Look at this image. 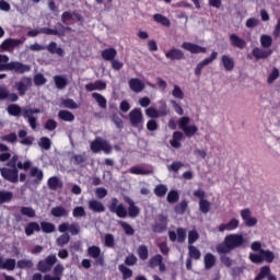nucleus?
<instances>
[{
    "mask_svg": "<svg viewBox=\"0 0 280 280\" xmlns=\"http://www.w3.org/2000/svg\"><path fill=\"white\" fill-rule=\"evenodd\" d=\"M153 20L155 21V23H160L164 27H170V25H172V22H170V19H167V16L161 13L154 14Z\"/></svg>",
    "mask_w": 280,
    "mask_h": 280,
    "instance_id": "de8ad7c7",
    "label": "nucleus"
},
{
    "mask_svg": "<svg viewBox=\"0 0 280 280\" xmlns=\"http://www.w3.org/2000/svg\"><path fill=\"white\" fill-rule=\"evenodd\" d=\"M7 113L11 117H21L23 108L19 104H10L7 107Z\"/></svg>",
    "mask_w": 280,
    "mask_h": 280,
    "instance_id": "4c0bfd02",
    "label": "nucleus"
},
{
    "mask_svg": "<svg viewBox=\"0 0 280 280\" xmlns=\"http://www.w3.org/2000/svg\"><path fill=\"white\" fill-rule=\"evenodd\" d=\"M30 176L32 178H35L33 180V185H40V183H43L44 174H43V171L39 170L38 167L36 166L32 167L30 172Z\"/></svg>",
    "mask_w": 280,
    "mask_h": 280,
    "instance_id": "f704fd0d",
    "label": "nucleus"
},
{
    "mask_svg": "<svg viewBox=\"0 0 280 280\" xmlns=\"http://www.w3.org/2000/svg\"><path fill=\"white\" fill-rule=\"evenodd\" d=\"M47 185L49 187V189H51V191H56L57 189H62L63 184L60 180V178L52 176L50 178H48Z\"/></svg>",
    "mask_w": 280,
    "mask_h": 280,
    "instance_id": "58836bf2",
    "label": "nucleus"
},
{
    "mask_svg": "<svg viewBox=\"0 0 280 280\" xmlns=\"http://www.w3.org/2000/svg\"><path fill=\"white\" fill-rule=\"evenodd\" d=\"M192 196L199 199V211L201 213H209L211 211V202L207 199V194L202 189L194 190Z\"/></svg>",
    "mask_w": 280,
    "mask_h": 280,
    "instance_id": "1a4fd4ad",
    "label": "nucleus"
},
{
    "mask_svg": "<svg viewBox=\"0 0 280 280\" xmlns=\"http://www.w3.org/2000/svg\"><path fill=\"white\" fill-rule=\"evenodd\" d=\"M248 240L242 234H229L223 242L217 245V253L219 255H229L235 248H247Z\"/></svg>",
    "mask_w": 280,
    "mask_h": 280,
    "instance_id": "7ed1b4c3",
    "label": "nucleus"
},
{
    "mask_svg": "<svg viewBox=\"0 0 280 280\" xmlns=\"http://www.w3.org/2000/svg\"><path fill=\"white\" fill-rule=\"evenodd\" d=\"M9 71L18 73L19 75H24V73H30V71H32V66L21 61H11L9 62Z\"/></svg>",
    "mask_w": 280,
    "mask_h": 280,
    "instance_id": "f8f14e48",
    "label": "nucleus"
},
{
    "mask_svg": "<svg viewBox=\"0 0 280 280\" xmlns=\"http://www.w3.org/2000/svg\"><path fill=\"white\" fill-rule=\"evenodd\" d=\"M18 137H19V139H21L20 143L22 145H32V143H34L32 138L27 137V131L25 129H21L18 132Z\"/></svg>",
    "mask_w": 280,
    "mask_h": 280,
    "instance_id": "37998d69",
    "label": "nucleus"
},
{
    "mask_svg": "<svg viewBox=\"0 0 280 280\" xmlns=\"http://www.w3.org/2000/svg\"><path fill=\"white\" fill-rule=\"evenodd\" d=\"M125 202L128 203V209L124 203L119 202V199L117 197H114L110 199V201L107 203V209L109 213H115L117 218L126 219V218H137L141 213V209L137 207L135 203V200H132L130 197L126 196L124 198Z\"/></svg>",
    "mask_w": 280,
    "mask_h": 280,
    "instance_id": "f257e3e1",
    "label": "nucleus"
},
{
    "mask_svg": "<svg viewBox=\"0 0 280 280\" xmlns=\"http://www.w3.org/2000/svg\"><path fill=\"white\" fill-rule=\"evenodd\" d=\"M252 55L254 56V58H256V60H266V58H270V56H272V49H262L259 47H255L252 50Z\"/></svg>",
    "mask_w": 280,
    "mask_h": 280,
    "instance_id": "412c9836",
    "label": "nucleus"
},
{
    "mask_svg": "<svg viewBox=\"0 0 280 280\" xmlns=\"http://www.w3.org/2000/svg\"><path fill=\"white\" fill-rule=\"evenodd\" d=\"M188 207H189V201H187V199H184L175 206L174 211L175 213H177V215H183L185 214V211H187Z\"/></svg>",
    "mask_w": 280,
    "mask_h": 280,
    "instance_id": "49530a36",
    "label": "nucleus"
},
{
    "mask_svg": "<svg viewBox=\"0 0 280 280\" xmlns=\"http://www.w3.org/2000/svg\"><path fill=\"white\" fill-rule=\"evenodd\" d=\"M88 205L90 211H93V213H104V211H106V207L104 206V203H102L97 199L90 200Z\"/></svg>",
    "mask_w": 280,
    "mask_h": 280,
    "instance_id": "c85d7f7f",
    "label": "nucleus"
},
{
    "mask_svg": "<svg viewBox=\"0 0 280 280\" xmlns=\"http://www.w3.org/2000/svg\"><path fill=\"white\" fill-rule=\"evenodd\" d=\"M118 224L119 226H121L122 231L125 232V235H135V228H132V225L126 223L125 221H119Z\"/></svg>",
    "mask_w": 280,
    "mask_h": 280,
    "instance_id": "13d9d810",
    "label": "nucleus"
},
{
    "mask_svg": "<svg viewBox=\"0 0 280 280\" xmlns=\"http://www.w3.org/2000/svg\"><path fill=\"white\" fill-rule=\"evenodd\" d=\"M240 228V220L236 218L231 219L228 223L219 225V232L224 233V231H235Z\"/></svg>",
    "mask_w": 280,
    "mask_h": 280,
    "instance_id": "a878e982",
    "label": "nucleus"
},
{
    "mask_svg": "<svg viewBox=\"0 0 280 280\" xmlns=\"http://www.w3.org/2000/svg\"><path fill=\"white\" fill-rule=\"evenodd\" d=\"M188 257H189V259H195L196 261H198V259H200V257H202V253H200V249H198V247H196L194 245H189L188 246Z\"/></svg>",
    "mask_w": 280,
    "mask_h": 280,
    "instance_id": "a18cd8bd",
    "label": "nucleus"
},
{
    "mask_svg": "<svg viewBox=\"0 0 280 280\" xmlns=\"http://www.w3.org/2000/svg\"><path fill=\"white\" fill-rule=\"evenodd\" d=\"M91 150L95 154H97V152H100L101 150L105 154H110V152H113V147L110 145V143H108V141L102 140V138H96L94 141L91 142Z\"/></svg>",
    "mask_w": 280,
    "mask_h": 280,
    "instance_id": "9d476101",
    "label": "nucleus"
},
{
    "mask_svg": "<svg viewBox=\"0 0 280 280\" xmlns=\"http://www.w3.org/2000/svg\"><path fill=\"white\" fill-rule=\"evenodd\" d=\"M260 45L264 49H269V47H272V36L266 34L261 35Z\"/></svg>",
    "mask_w": 280,
    "mask_h": 280,
    "instance_id": "6e6d98bb",
    "label": "nucleus"
},
{
    "mask_svg": "<svg viewBox=\"0 0 280 280\" xmlns=\"http://www.w3.org/2000/svg\"><path fill=\"white\" fill-rule=\"evenodd\" d=\"M38 145L42 150H51V139L42 137L38 141Z\"/></svg>",
    "mask_w": 280,
    "mask_h": 280,
    "instance_id": "680f3d73",
    "label": "nucleus"
},
{
    "mask_svg": "<svg viewBox=\"0 0 280 280\" xmlns=\"http://www.w3.org/2000/svg\"><path fill=\"white\" fill-rule=\"evenodd\" d=\"M182 47L186 51H190V54H207V48L199 46L198 44L184 42Z\"/></svg>",
    "mask_w": 280,
    "mask_h": 280,
    "instance_id": "aec40b11",
    "label": "nucleus"
},
{
    "mask_svg": "<svg viewBox=\"0 0 280 280\" xmlns=\"http://www.w3.org/2000/svg\"><path fill=\"white\" fill-rule=\"evenodd\" d=\"M154 194L158 196V198H163L167 194V186L163 184H159L154 188Z\"/></svg>",
    "mask_w": 280,
    "mask_h": 280,
    "instance_id": "052dcab7",
    "label": "nucleus"
},
{
    "mask_svg": "<svg viewBox=\"0 0 280 280\" xmlns=\"http://www.w3.org/2000/svg\"><path fill=\"white\" fill-rule=\"evenodd\" d=\"M163 261V256L161 254H156L149 259V267L156 268Z\"/></svg>",
    "mask_w": 280,
    "mask_h": 280,
    "instance_id": "4d7b16f0",
    "label": "nucleus"
},
{
    "mask_svg": "<svg viewBox=\"0 0 280 280\" xmlns=\"http://www.w3.org/2000/svg\"><path fill=\"white\" fill-rule=\"evenodd\" d=\"M129 172L130 174H136L137 176H148V174H150V171L139 166L131 167Z\"/></svg>",
    "mask_w": 280,
    "mask_h": 280,
    "instance_id": "69168bd1",
    "label": "nucleus"
},
{
    "mask_svg": "<svg viewBox=\"0 0 280 280\" xmlns=\"http://www.w3.org/2000/svg\"><path fill=\"white\" fill-rule=\"evenodd\" d=\"M24 43L23 39L7 38L0 44V49H2V51H13Z\"/></svg>",
    "mask_w": 280,
    "mask_h": 280,
    "instance_id": "2eb2a0df",
    "label": "nucleus"
},
{
    "mask_svg": "<svg viewBox=\"0 0 280 280\" xmlns=\"http://www.w3.org/2000/svg\"><path fill=\"white\" fill-rule=\"evenodd\" d=\"M58 231L59 233H67V231H69L70 235H80V223H69V222H63L61 224H59L58 226Z\"/></svg>",
    "mask_w": 280,
    "mask_h": 280,
    "instance_id": "dca6fc26",
    "label": "nucleus"
},
{
    "mask_svg": "<svg viewBox=\"0 0 280 280\" xmlns=\"http://www.w3.org/2000/svg\"><path fill=\"white\" fill-rule=\"evenodd\" d=\"M250 215V209L248 208L241 211V218L245 222V226H255L257 224V218H252Z\"/></svg>",
    "mask_w": 280,
    "mask_h": 280,
    "instance_id": "bb28decb",
    "label": "nucleus"
},
{
    "mask_svg": "<svg viewBox=\"0 0 280 280\" xmlns=\"http://www.w3.org/2000/svg\"><path fill=\"white\" fill-rule=\"evenodd\" d=\"M73 16L75 19V21L82 22L83 18L82 14H80L78 11H65L61 14V22L63 23V25H67L69 23V21H73Z\"/></svg>",
    "mask_w": 280,
    "mask_h": 280,
    "instance_id": "4be33fe9",
    "label": "nucleus"
},
{
    "mask_svg": "<svg viewBox=\"0 0 280 280\" xmlns=\"http://www.w3.org/2000/svg\"><path fill=\"white\" fill-rule=\"evenodd\" d=\"M166 200H167V202H170V205H174V203L178 202V200H180V196L178 195V191L171 190L167 194Z\"/></svg>",
    "mask_w": 280,
    "mask_h": 280,
    "instance_id": "e2e57ef3",
    "label": "nucleus"
},
{
    "mask_svg": "<svg viewBox=\"0 0 280 280\" xmlns=\"http://www.w3.org/2000/svg\"><path fill=\"white\" fill-rule=\"evenodd\" d=\"M32 78L31 77H22L18 82L14 83V89L18 91L20 97H24V95L32 89Z\"/></svg>",
    "mask_w": 280,
    "mask_h": 280,
    "instance_id": "6e6552de",
    "label": "nucleus"
},
{
    "mask_svg": "<svg viewBox=\"0 0 280 280\" xmlns=\"http://www.w3.org/2000/svg\"><path fill=\"white\" fill-rule=\"evenodd\" d=\"M67 32H71V27L65 26L62 23H57V30L49 28V27H42L39 30H31L27 32V36L31 38H36L38 34H46L47 36H59L62 38L67 34Z\"/></svg>",
    "mask_w": 280,
    "mask_h": 280,
    "instance_id": "20e7f679",
    "label": "nucleus"
},
{
    "mask_svg": "<svg viewBox=\"0 0 280 280\" xmlns=\"http://www.w3.org/2000/svg\"><path fill=\"white\" fill-rule=\"evenodd\" d=\"M69 242H71V235H69V233L63 232V234H61L57 240H56V244L57 246H67V244H69Z\"/></svg>",
    "mask_w": 280,
    "mask_h": 280,
    "instance_id": "3c124183",
    "label": "nucleus"
},
{
    "mask_svg": "<svg viewBox=\"0 0 280 280\" xmlns=\"http://www.w3.org/2000/svg\"><path fill=\"white\" fill-rule=\"evenodd\" d=\"M221 63L225 71H233V69H235V59L229 55H223L221 57Z\"/></svg>",
    "mask_w": 280,
    "mask_h": 280,
    "instance_id": "473e14b6",
    "label": "nucleus"
},
{
    "mask_svg": "<svg viewBox=\"0 0 280 280\" xmlns=\"http://www.w3.org/2000/svg\"><path fill=\"white\" fill-rule=\"evenodd\" d=\"M58 119H60V121H75V115H73V113L67 110V109H60L58 112L57 115Z\"/></svg>",
    "mask_w": 280,
    "mask_h": 280,
    "instance_id": "c9c22d12",
    "label": "nucleus"
},
{
    "mask_svg": "<svg viewBox=\"0 0 280 280\" xmlns=\"http://www.w3.org/2000/svg\"><path fill=\"white\" fill-rule=\"evenodd\" d=\"M119 272L122 275V280L132 279V269L128 268L126 265L121 264L118 266Z\"/></svg>",
    "mask_w": 280,
    "mask_h": 280,
    "instance_id": "09e8293b",
    "label": "nucleus"
},
{
    "mask_svg": "<svg viewBox=\"0 0 280 280\" xmlns=\"http://www.w3.org/2000/svg\"><path fill=\"white\" fill-rule=\"evenodd\" d=\"M88 255L92 257V259H95L96 266H104V256H102V248H100V246H90L88 248Z\"/></svg>",
    "mask_w": 280,
    "mask_h": 280,
    "instance_id": "f3484780",
    "label": "nucleus"
},
{
    "mask_svg": "<svg viewBox=\"0 0 280 280\" xmlns=\"http://www.w3.org/2000/svg\"><path fill=\"white\" fill-rule=\"evenodd\" d=\"M45 49L49 51V54H57L61 58L65 56V50L61 47H58L56 42H50L49 45L45 46Z\"/></svg>",
    "mask_w": 280,
    "mask_h": 280,
    "instance_id": "e433bc0d",
    "label": "nucleus"
},
{
    "mask_svg": "<svg viewBox=\"0 0 280 280\" xmlns=\"http://www.w3.org/2000/svg\"><path fill=\"white\" fill-rule=\"evenodd\" d=\"M50 215H52V218H69V210L62 206H57L51 208Z\"/></svg>",
    "mask_w": 280,
    "mask_h": 280,
    "instance_id": "72a5a7b5",
    "label": "nucleus"
},
{
    "mask_svg": "<svg viewBox=\"0 0 280 280\" xmlns=\"http://www.w3.org/2000/svg\"><path fill=\"white\" fill-rule=\"evenodd\" d=\"M249 261L252 264H272L275 261V253L270 249L260 250V254L250 253L249 254Z\"/></svg>",
    "mask_w": 280,
    "mask_h": 280,
    "instance_id": "423d86ee",
    "label": "nucleus"
},
{
    "mask_svg": "<svg viewBox=\"0 0 280 280\" xmlns=\"http://www.w3.org/2000/svg\"><path fill=\"white\" fill-rule=\"evenodd\" d=\"M16 268V259L14 258H7L4 260V265L2 267V270H9L12 271Z\"/></svg>",
    "mask_w": 280,
    "mask_h": 280,
    "instance_id": "bf43d9fd",
    "label": "nucleus"
},
{
    "mask_svg": "<svg viewBox=\"0 0 280 280\" xmlns=\"http://www.w3.org/2000/svg\"><path fill=\"white\" fill-rule=\"evenodd\" d=\"M14 198V194L9 190H0V205H5V202H11Z\"/></svg>",
    "mask_w": 280,
    "mask_h": 280,
    "instance_id": "8fccbe9b",
    "label": "nucleus"
},
{
    "mask_svg": "<svg viewBox=\"0 0 280 280\" xmlns=\"http://www.w3.org/2000/svg\"><path fill=\"white\" fill-rule=\"evenodd\" d=\"M129 89H131L133 93H141V91L145 89V83L139 78H132L129 80Z\"/></svg>",
    "mask_w": 280,
    "mask_h": 280,
    "instance_id": "cd10ccee",
    "label": "nucleus"
},
{
    "mask_svg": "<svg viewBox=\"0 0 280 280\" xmlns=\"http://www.w3.org/2000/svg\"><path fill=\"white\" fill-rule=\"evenodd\" d=\"M145 115L151 119H159V117H167V115H170V108L167 107V102H165V100L159 101L158 108L148 107L145 109Z\"/></svg>",
    "mask_w": 280,
    "mask_h": 280,
    "instance_id": "39448f33",
    "label": "nucleus"
},
{
    "mask_svg": "<svg viewBox=\"0 0 280 280\" xmlns=\"http://www.w3.org/2000/svg\"><path fill=\"white\" fill-rule=\"evenodd\" d=\"M70 161L73 165H83L89 161V156H86V153L74 154L71 156Z\"/></svg>",
    "mask_w": 280,
    "mask_h": 280,
    "instance_id": "79ce46f5",
    "label": "nucleus"
},
{
    "mask_svg": "<svg viewBox=\"0 0 280 280\" xmlns=\"http://www.w3.org/2000/svg\"><path fill=\"white\" fill-rule=\"evenodd\" d=\"M24 233L27 237H32L34 233H40V224L35 221L27 223L24 228Z\"/></svg>",
    "mask_w": 280,
    "mask_h": 280,
    "instance_id": "7c9ffc66",
    "label": "nucleus"
},
{
    "mask_svg": "<svg viewBox=\"0 0 280 280\" xmlns=\"http://www.w3.org/2000/svg\"><path fill=\"white\" fill-rule=\"evenodd\" d=\"M129 121L132 128L143 126V113L141 112V108L136 107L129 113Z\"/></svg>",
    "mask_w": 280,
    "mask_h": 280,
    "instance_id": "4468645a",
    "label": "nucleus"
},
{
    "mask_svg": "<svg viewBox=\"0 0 280 280\" xmlns=\"http://www.w3.org/2000/svg\"><path fill=\"white\" fill-rule=\"evenodd\" d=\"M33 82L35 86H43L44 84H47V79L43 73H37L34 75Z\"/></svg>",
    "mask_w": 280,
    "mask_h": 280,
    "instance_id": "0e129e2a",
    "label": "nucleus"
},
{
    "mask_svg": "<svg viewBox=\"0 0 280 280\" xmlns=\"http://www.w3.org/2000/svg\"><path fill=\"white\" fill-rule=\"evenodd\" d=\"M218 59V51H212L210 57L203 59L202 61H200L197 67L195 68V75L197 78H200L202 75V69H205V67H207V65H211V62H213V60Z\"/></svg>",
    "mask_w": 280,
    "mask_h": 280,
    "instance_id": "a211bd4d",
    "label": "nucleus"
},
{
    "mask_svg": "<svg viewBox=\"0 0 280 280\" xmlns=\"http://www.w3.org/2000/svg\"><path fill=\"white\" fill-rule=\"evenodd\" d=\"M168 240L170 242H178V244H184L185 240H187V229L177 228L175 231H168Z\"/></svg>",
    "mask_w": 280,
    "mask_h": 280,
    "instance_id": "ddd939ff",
    "label": "nucleus"
},
{
    "mask_svg": "<svg viewBox=\"0 0 280 280\" xmlns=\"http://www.w3.org/2000/svg\"><path fill=\"white\" fill-rule=\"evenodd\" d=\"M0 100H7L8 102H19V94L16 93H10V90L5 86L0 85Z\"/></svg>",
    "mask_w": 280,
    "mask_h": 280,
    "instance_id": "5701e85b",
    "label": "nucleus"
},
{
    "mask_svg": "<svg viewBox=\"0 0 280 280\" xmlns=\"http://www.w3.org/2000/svg\"><path fill=\"white\" fill-rule=\"evenodd\" d=\"M230 45H232V47H236V49H245L246 40H244V38L237 36V34H231L230 35Z\"/></svg>",
    "mask_w": 280,
    "mask_h": 280,
    "instance_id": "c756f323",
    "label": "nucleus"
},
{
    "mask_svg": "<svg viewBox=\"0 0 280 280\" xmlns=\"http://www.w3.org/2000/svg\"><path fill=\"white\" fill-rule=\"evenodd\" d=\"M266 277L268 280H277V276L272 275L270 266L261 267L259 273L255 277L254 280H262L266 279Z\"/></svg>",
    "mask_w": 280,
    "mask_h": 280,
    "instance_id": "b1692460",
    "label": "nucleus"
},
{
    "mask_svg": "<svg viewBox=\"0 0 280 280\" xmlns=\"http://www.w3.org/2000/svg\"><path fill=\"white\" fill-rule=\"evenodd\" d=\"M92 97L98 104L100 108H106L107 101H106V97H104V95H102L97 92H94L92 94Z\"/></svg>",
    "mask_w": 280,
    "mask_h": 280,
    "instance_id": "864d4df0",
    "label": "nucleus"
},
{
    "mask_svg": "<svg viewBox=\"0 0 280 280\" xmlns=\"http://www.w3.org/2000/svg\"><path fill=\"white\" fill-rule=\"evenodd\" d=\"M180 141H183V132L182 131H174L173 139L170 141L172 148H180Z\"/></svg>",
    "mask_w": 280,
    "mask_h": 280,
    "instance_id": "c03bdc74",
    "label": "nucleus"
},
{
    "mask_svg": "<svg viewBox=\"0 0 280 280\" xmlns=\"http://www.w3.org/2000/svg\"><path fill=\"white\" fill-rule=\"evenodd\" d=\"M101 56L106 62H112V60L117 58V49L113 47L105 48L101 51Z\"/></svg>",
    "mask_w": 280,
    "mask_h": 280,
    "instance_id": "2f4dec72",
    "label": "nucleus"
},
{
    "mask_svg": "<svg viewBox=\"0 0 280 280\" xmlns=\"http://www.w3.org/2000/svg\"><path fill=\"white\" fill-rule=\"evenodd\" d=\"M15 266L21 270H25V268H32L34 266V262H32V260L21 259L15 262Z\"/></svg>",
    "mask_w": 280,
    "mask_h": 280,
    "instance_id": "338daca9",
    "label": "nucleus"
},
{
    "mask_svg": "<svg viewBox=\"0 0 280 280\" xmlns=\"http://www.w3.org/2000/svg\"><path fill=\"white\" fill-rule=\"evenodd\" d=\"M138 257L141 259V261L148 260V257H150V253L148 252V246L140 245L138 247Z\"/></svg>",
    "mask_w": 280,
    "mask_h": 280,
    "instance_id": "5fc2aeb1",
    "label": "nucleus"
},
{
    "mask_svg": "<svg viewBox=\"0 0 280 280\" xmlns=\"http://www.w3.org/2000/svg\"><path fill=\"white\" fill-rule=\"evenodd\" d=\"M165 57L167 60H185V52L178 48H171L168 51L165 52Z\"/></svg>",
    "mask_w": 280,
    "mask_h": 280,
    "instance_id": "393cba45",
    "label": "nucleus"
},
{
    "mask_svg": "<svg viewBox=\"0 0 280 280\" xmlns=\"http://www.w3.org/2000/svg\"><path fill=\"white\" fill-rule=\"evenodd\" d=\"M189 121H191V119L187 116H184L178 120L177 124H178V128L183 130L185 136L188 139H191V137H194V135L198 132V127L196 125L189 126Z\"/></svg>",
    "mask_w": 280,
    "mask_h": 280,
    "instance_id": "0eeeda50",
    "label": "nucleus"
},
{
    "mask_svg": "<svg viewBox=\"0 0 280 280\" xmlns=\"http://www.w3.org/2000/svg\"><path fill=\"white\" fill-rule=\"evenodd\" d=\"M58 261L56 255H49L44 260H39L37 262V270L39 272H51L54 265Z\"/></svg>",
    "mask_w": 280,
    "mask_h": 280,
    "instance_id": "9b49d317",
    "label": "nucleus"
},
{
    "mask_svg": "<svg viewBox=\"0 0 280 280\" xmlns=\"http://www.w3.org/2000/svg\"><path fill=\"white\" fill-rule=\"evenodd\" d=\"M72 215H73V218H84V217H86V210H84V207H82V206H77L72 210Z\"/></svg>",
    "mask_w": 280,
    "mask_h": 280,
    "instance_id": "774afa93",
    "label": "nucleus"
},
{
    "mask_svg": "<svg viewBox=\"0 0 280 280\" xmlns=\"http://www.w3.org/2000/svg\"><path fill=\"white\" fill-rule=\"evenodd\" d=\"M203 264L206 270H211L215 266V256L211 253H207L203 257Z\"/></svg>",
    "mask_w": 280,
    "mask_h": 280,
    "instance_id": "a19ab883",
    "label": "nucleus"
},
{
    "mask_svg": "<svg viewBox=\"0 0 280 280\" xmlns=\"http://www.w3.org/2000/svg\"><path fill=\"white\" fill-rule=\"evenodd\" d=\"M39 229L43 233H54L56 231V225L51 222L43 221L40 222Z\"/></svg>",
    "mask_w": 280,
    "mask_h": 280,
    "instance_id": "603ef678",
    "label": "nucleus"
},
{
    "mask_svg": "<svg viewBox=\"0 0 280 280\" xmlns=\"http://www.w3.org/2000/svg\"><path fill=\"white\" fill-rule=\"evenodd\" d=\"M167 217L159 214L158 221L152 225L153 233H165L167 231Z\"/></svg>",
    "mask_w": 280,
    "mask_h": 280,
    "instance_id": "6ab92c4d",
    "label": "nucleus"
},
{
    "mask_svg": "<svg viewBox=\"0 0 280 280\" xmlns=\"http://www.w3.org/2000/svg\"><path fill=\"white\" fill-rule=\"evenodd\" d=\"M32 167V162L26 160L24 163L21 162V158L18 154L13 155L7 163V167H0V175L8 183H19V170L27 172Z\"/></svg>",
    "mask_w": 280,
    "mask_h": 280,
    "instance_id": "f03ea898",
    "label": "nucleus"
},
{
    "mask_svg": "<svg viewBox=\"0 0 280 280\" xmlns=\"http://www.w3.org/2000/svg\"><path fill=\"white\" fill-rule=\"evenodd\" d=\"M55 85L59 91H62L63 89H67V84H69V79L65 75H55L54 77Z\"/></svg>",
    "mask_w": 280,
    "mask_h": 280,
    "instance_id": "ea45409f",
    "label": "nucleus"
}]
</instances>
